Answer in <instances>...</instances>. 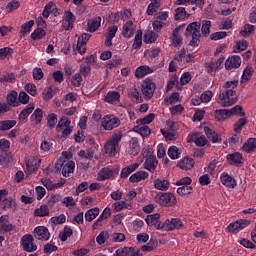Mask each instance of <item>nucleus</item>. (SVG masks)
Instances as JSON below:
<instances>
[{
  "instance_id": "nucleus-30",
  "label": "nucleus",
  "mask_w": 256,
  "mask_h": 256,
  "mask_svg": "<svg viewBox=\"0 0 256 256\" xmlns=\"http://www.w3.org/2000/svg\"><path fill=\"white\" fill-rule=\"evenodd\" d=\"M190 141H192L193 143H195V145H197V147H205V145H207V138L203 135V134H192L190 136Z\"/></svg>"
},
{
  "instance_id": "nucleus-24",
  "label": "nucleus",
  "mask_w": 256,
  "mask_h": 256,
  "mask_svg": "<svg viewBox=\"0 0 256 256\" xmlns=\"http://www.w3.org/2000/svg\"><path fill=\"white\" fill-rule=\"evenodd\" d=\"M115 173H117L115 169L104 167L98 173V180L106 181V179H111V177H115Z\"/></svg>"
},
{
  "instance_id": "nucleus-31",
  "label": "nucleus",
  "mask_w": 256,
  "mask_h": 256,
  "mask_svg": "<svg viewBox=\"0 0 256 256\" xmlns=\"http://www.w3.org/2000/svg\"><path fill=\"white\" fill-rule=\"evenodd\" d=\"M179 31H181V27H176L173 31H172V36L170 37V41L171 44L174 47H179V45H181V43H183V39L181 38V35L179 34Z\"/></svg>"
},
{
  "instance_id": "nucleus-19",
  "label": "nucleus",
  "mask_w": 256,
  "mask_h": 256,
  "mask_svg": "<svg viewBox=\"0 0 256 256\" xmlns=\"http://www.w3.org/2000/svg\"><path fill=\"white\" fill-rule=\"evenodd\" d=\"M155 72V67H150L147 65H142L136 68L135 70V77L137 79H143V77L147 75H151V73Z\"/></svg>"
},
{
  "instance_id": "nucleus-54",
  "label": "nucleus",
  "mask_w": 256,
  "mask_h": 256,
  "mask_svg": "<svg viewBox=\"0 0 256 256\" xmlns=\"http://www.w3.org/2000/svg\"><path fill=\"white\" fill-rule=\"evenodd\" d=\"M247 125V118H240L233 126L235 133L243 131V127Z\"/></svg>"
},
{
  "instance_id": "nucleus-42",
  "label": "nucleus",
  "mask_w": 256,
  "mask_h": 256,
  "mask_svg": "<svg viewBox=\"0 0 256 256\" xmlns=\"http://www.w3.org/2000/svg\"><path fill=\"white\" fill-rule=\"evenodd\" d=\"M19 7H21L19 0H11L5 6V11L6 13H13V11H17Z\"/></svg>"
},
{
  "instance_id": "nucleus-49",
  "label": "nucleus",
  "mask_w": 256,
  "mask_h": 256,
  "mask_svg": "<svg viewBox=\"0 0 256 256\" xmlns=\"http://www.w3.org/2000/svg\"><path fill=\"white\" fill-rule=\"evenodd\" d=\"M99 215V208L95 207L92 209H89L86 213H85V219L86 221H93V219H96L97 216Z\"/></svg>"
},
{
  "instance_id": "nucleus-51",
  "label": "nucleus",
  "mask_w": 256,
  "mask_h": 256,
  "mask_svg": "<svg viewBox=\"0 0 256 256\" xmlns=\"http://www.w3.org/2000/svg\"><path fill=\"white\" fill-rule=\"evenodd\" d=\"M31 120L35 121L36 125H39V123L43 121V110L40 108H37L31 115Z\"/></svg>"
},
{
  "instance_id": "nucleus-44",
  "label": "nucleus",
  "mask_w": 256,
  "mask_h": 256,
  "mask_svg": "<svg viewBox=\"0 0 256 256\" xmlns=\"http://www.w3.org/2000/svg\"><path fill=\"white\" fill-rule=\"evenodd\" d=\"M17 125V121L15 120H3L0 122V131H9V129H13Z\"/></svg>"
},
{
  "instance_id": "nucleus-62",
  "label": "nucleus",
  "mask_w": 256,
  "mask_h": 256,
  "mask_svg": "<svg viewBox=\"0 0 256 256\" xmlns=\"http://www.w3.org/2000/svg\"><path fill=\"white\" fill-rule=\"evenodd\" d=\"M30 99L31 97H29V94H27L25 91H21L18 95L19 104L21 103L22 105H27Z\"/></svg>"
},
{
  "instance_id": "nucleus-36",
  "label": "nucleus",
  "mask_w": 256,
  "mask_h": 256,
  "mask_svg": "<svg viewBox=\"0 0 256 256\" xmlns=\"http://www.w3.org/2000/svg\"><path fill=\"white\" fill-rule=\"evenodd\" d=\"M242 149L245 153H253V151H256V138H249L242 146Z\"/></svg>"
},
{
  "instance_id": "nucleus-40",
  "label": "nucleus",
  "mask_w": 256,
  "mask_h": 256,
  "mask_svg": "<svg viewBox=\"0 0 256 256\" xmlns=\"http://www.w3.org/2000/svg\"><path fill=\"white\" fill-rule=\"evenodd\" d=\"M130 154L131 155H139V151H141V147L139 146V140L137 138H132L130 140Z\"/></svg>"
},
{
  "instance_id": "nucleus-25",
  "label": "nucleus",
  "mask_w": 256,
  "mask_h": 256,
  "mask_svg": "<svg viewBox=\"0 0 256 256\" xmlns=\"http://www.w3.org/2000/svg\"><path fill=\"white\" fill-rule=\"evenodd\" d=\"M112 209H114L116 213H119V211H123V209L132 210L133 203H131L130 200L118 201L112 204Z\"/></svg>"
},
{
  "instance_id": "nucleus-33",
  "label": "nucleus",
  "mask_w": 256,
  "mask_h": 256,
  "mask_svg": "<svg viewBox=\"0 0 256 256\" xmlns=\"http://www.w3.org/2000/svg\"><path fill=\"white\" fill-rule=\"evenodd\" d=\"M7 103L10 107H19V94L13 90L7 94Z\"/></svg>"
},
{
  "instance_id": "nucleus-5",
  "label": "nucleus",
  "mask_w": 256,
  "mask_h": 256,
  "mask_svg": "<svg viewBox=\"0 0 256 256\" xmlns=\"http://www.w3.org/2000/svg\"><path fill=\"white\" fill-rule=\"evenodd\" d=\"M120 125L121 119L114 114H108L102 118L101 126L104 131H113V129H117Z\"/></svg>"
},
{
  "instance_id": "nucleus-63",
  "label": "nucleus",
  "mask_w": 256,
  "mask_h": 256,
  "mask_svg": "<svg viewBox=\"0 0 256 256\" xmlns=\"http://www.w3.org/2000/svg\"><path fill=\"white\" fill-rule=\"evenodd\" d=\"M175 20L179 21L181 19H185L187 17V11H185L184 7H179L175 10Z\"/></svg>"
},
{
  "instance_id": "nucleus-37",
  "label": "nucleus",
  "mask_w": 256,
  "mask_h": 256,
  "mask_svg": "<svg viewBox=\"0 0 256 256\" xmlns=\"http://www.w3.org/2000/svg\"><path fill=\"white\" fill-rule=\"evenodd\" d=\"M35 109V105L33 103L28 104L19 114V120L25 121L28 117V115H31L33 113V110Z\"/></svg>"
},
{
  "instance_id": "nucleus-58",
  "label": "nucleus",
  "mask_w": 256,
  "mask_h": 256,
  "mask_svg": "<svg viewBox=\"0 0 256 256\" xmlns=\"http://www.w3.org/2000/svg\"><path fill=\"white\" fill-rule=\"evenodd\" d=\"M65 221H67L65 214H60L59 216H54L50 219V222H52L53 225H63Z\"/></svg>"
},
{
  "instance_id": "nucleus-61",
  "label": "nucleus",
  "mask_w": 256,
  "mask_h": 256,
  "mask_svg": "<svg viewBox=\"0 0 256 256\" xmlns=\"http://www.w3.org/2000/svg\"><path fill=\"white\" fill-rule=\"evenodd\" d=\"M211 33V21L209 20H204L202 22V34L204 37H207Z\"/></svg>"
},
{
  "instance_id": "nucleus-48",
  "label": "nucleus",
  "mask_w": 256,
  "mask_h": 256,
  "mask_svg": "<svg viewBox=\"0 0 256 256\" xmlns=\"http://www.w3.org/2000/svg\"><path fill=\"white\" fill-rule=\"evenodd\" d=\"M55 9H56V6L54 2L47 3L42 12L44 19H49V15H51V12L55 11Z\"/></svg>"
},
{
  "instance_id": "nucleus-32",
  "label": "nucleus",
  "mask_w": 256,
  "mask_h": 256,
  "mask_svg": "<svg viewBox=\"0 0 256 256\" xmlns=\"http://www.w3.org/2000/svg\"><path fill=\"white\" fill-rule=\"evenodd\" d=\"M137 169H139V163H133L123 168L120 173L121 179H127L131 175V173L137 171Z\"/></svg>"
},
{
  "instance_id": "nucleus-52",
  "label": "nucleus",
  "mask_w": 256,
  "mask_h": 256,
  "mask_svg": "<svg viewBox=\"0 0 256 256\" xmlns=\"http://www.w3.org/2000/svg\"><path fill=\"white\" fill-rule=\"evenodd\" d=\"M47 127L49 129H55V125H57V114L51 113L46 118Z\"/></svg>"
},
{
  "instance_id": "nucleus-43",
  "label": "nucleus",
  "mask_w": 256,
  "mask_h": 256,
  "mask_svg": "<svg viewBox=\"0 0 256 256\" xmlns=\"http://www.w3.org/2000/svg\"><path fill=\"white\" fill-rule=\"evenodd\" d=\"M141 45H143V32L137 30L132 47L133 49H141Z\"/></svg>"
},
{
  "instance_id": "nucleus-59",
  "label": "nucleus",
  "mask_w": 256,
  "mask_h": 256,
  "mask_svg": "<svg viewBox=\"0 0 256 256\" xmlns=\"http://www.w3.org/2000/svg\"><path fill=\"white\" fill-rule=\"evenodd\" d=\"M33 25H35V21H33V20H30V21L24 23L21 26L22 35H26V33H31V29L33 28Z\"/></svg>"
},
{
  "instance_id": "nucleus-15",
  "label": "nucleus",
  "mask_w": 256,
  "mask_h": 256,
  "mask_svg": "<svg viewBox=\"0 0 256 256\" xmlns=\"http://www.w3.org/2000/svg\"><path fill=\"white\" fill-rule=\"evenodd\" d=\"M220 181L222 185L228 187V189H235L237 187V180L232 175H229L227 172H223L220 175Z\"/></svg>"
},
{
  "instance_id": "nucleus-28",
  "label": "nucleus",
  "mask_w": 256,
  "mask_h": 256,
  "mask_svg": "<svg viewBox=\"0 0 256 256\" xmlns=\"http://www.w3.org/2000/svg\"><path fill=\"white\" fill-rule=\"evenodd\" d=\"M117 31H119V27H117V25L108 27V32L106 34V41H105L106 47H111V45H113V39L115 35H117Z\"/></svg>"
},
{
  "instance_id": "nucleus-39",
  "label": "nucleus",
  "mask_w": 256,
  "mask_h": 256,
  "mask_svg": "<svg viewBox=\"0 0 256 256\" xmlns=\"http://www.w3.org/2000/svg\"><path fill=\"white\" fill-rule=\"evenodd\" d=\"M214 115L217 121H225V119H229V117H231V113L228 109L216 110Z\"/></svg>"
},
{
  "instance_id": "nucleus-45",
  "label": "nucleus",
  "mask_w": 256,
  "mask_h": 256,
  "mask_svg": "<svg viewBox=\"0 0 256 256\" xmlns=\"http://www.w3.org/2000/svg\"><path fill=\"white\" fill-rule=\"evenodd\" d=\"M49 215V207L45 204L41 205L34 211L35 217H48Z\"/></svg>"
},
{
  "instance_id": "nucleus-10",
  "label": "nucleus",
  "mask_w": 256,
  "mask_h": 256,
  "mask_svg": "<svg viewBox=\"0 0 256 256\" xmlns=\"http://www.w3.org/2000/svg\"><path fill=\"white\" fill-rule=\"evenodd\" d=\"M185 225L183 221L179 218H170L164 222L163 231H175V229H183Z\"/></svg>"
},
{
  "instance_id": "nucleus-11",
  "label": "nucleus",
  "mask_w": 256,
  "mask_h": 256,
  "mask_svg": "<svg viewBox=\"0 0 256 256\" xmlns=\"http://www.w3.org/2000/svg\"><path fill=\"white\" fill-rule=\"evenodd\" d=\"M21 241V245L27 253H33L37 249V245L33 243L34 239L31 234L24 235Z\"/></svg>"
},
{
  "instance_id": "nucleus-8",
  "label": "nucleus",
  "mask_w": 256,
  "mask_h": 256,
  "mask_svg": "<svg viewBox=\"0 0 256 256\" xmlns=\"http://www.w3.org/2000/svg\"><path fill=\"white\" fill-rule=\"evenodd\" d=\"M145 222L149 227H155L158 231H163L165 226V222L161 223V214L159 213L147 215Z\"/></svg>"
},
{
  "instance_id": "nucleus-22",
  "label": "nucleus",
  "mask_w": 256,
  "mask_h": 256,
  "mask_svg": "<svg viewBox=\"0 0 256 256\" xmlns=\"http://www.w3.org/2000/svg\"><path fill=\"white\" fill-rule=\"evenodd\" d=\"M15 229V226H13L11 223H9V216L4 215L0 217V233H9L10 231H13Z\"/></svg>"
},
{
  "instance_id": "nucleus-35",
  "label": "nucleus",
  "mask_w": 256,
  "mask_h": 256,
  "mask_svg": "<svg viewBox=\"0 0 256 256\" xmlns=\"http://www.w3.org/2000/svg\"><path fill=\"white\" fill-rule=\"evenodd\" d=\"M181 153H183L182 147L170 146L168 149V157L172 160L179 159L181 157Z\"/></svg>"
},
{
  "instance_id": "nucleus-6",
  "label": "nucleus",
  "mask_w": 256,
  "mask_h": 256,
  "mask_svg": "<svg viewBox=\"0 0 256 256\" xmlns=\"http://www.w3.org/2000/svg\"><path fill=\"white\" fill-rule=\"evenodd\" d=\"M57 133L61 134V137L67 139L73 133V127H71V120L67 117H62L57 126H56Z\"/></svg>"
},
{
  "instance_id": "nucleus-34",
  "label": "nucleus",
  "mask_w": 256,
  "mask_h": 256,
  "mask_svg": "<svg viewBox=\"0 0 256 256\" xmlns=\"http://www.w3.org/2000/svg\"><path fill=\"white\" fill-rule=\"evenodd\" d=\"M133 131H135V133H139L142 137H149V135H151V128L146 124H138V126L133 128Z\"/></svg>"
},
{
  "instance_id": "nucleus-26",
  "label": "nucleus",
  "mask_w": 256,
  "mask_h": 256,
  "mask_svg": "<svg viewBox=\"0 0 256 256\" xmlns=\"http://www.w3.org/2000/svg\"><path fill=\"white\" fill-rule=\"evenodd\" d=\"M149 178V173L143 170L137 171L129 177L130 183H141Z\"/></svg>"
},
{
  "instance_id": "nucleus-23",
  "label": "nucleus",
  "mask_w": 256,
  "mask_h": 256,
  "mask_svg": "<svg viewBox=\"0 0 256 256\" xmlns=\"http://www.w3.org/2000/svg\"><path fill=\"white\" fill-rule=\"evenodd\" d=\"M238 67H241V57L239 56L229 57L225 62V69H227V71L238 69Z\"/></svg>"
},
{
  "instance_id": "nucleus-38",
  "label": "nucleus",
  "mask_w": 256,
  "mask_h": 256,
  "mask_svg": "<svg viewBox=\"0 0 256 256\" xmlns=\"http://www.w3.org/2000/svg\"><path fill=\"white\" fill-rule=\"evenodd\" d=\"M193 165H195V161L193 158H184L182 161L178 163L180 169H184L185 171H189V169H193Z\"/></svg>"
},
{
  "instance_id": "nucleus-50",
  "label": "nucleus",
  "mask_w": 256,
  "mask_h": 256,
  "mask_svg": "<svg viewBox=\"0 0 256 256\" xmlns=\"http://www.w3.org/2000/svg\"><path fill=\"white\" fill-rule=\"evenodd\" d=\"M153 121H155V115L153 113H150L144 118L138 119L136 123L137 125H149L150 123H153Z\"/></svg>"
},
{
  "instance_id": "nucleus-2",
  "label": "nucleus",
  "mask_w": 256,
  "mask_h": 256,
  "mask_svg": "<svg viewBox=\"0 0 256 256\" xmlns=\"http://www.w3.org/2000/svg\"><path fill=\"white\" fill-rule=\"evenodd\" d=\"M121 139H123V132H115L104 145L105 155H108V157H115L117 154V147H119Z\"/></svg>"
},
{
  "instance_id": "nucleus-27",
  "label": "nucleus",
  "mask_w": 256,
  "mask_h": 256,
  "mask_svg": "<svg viewBox=\"0 0 256 256\" xmlns=\"http://www.w3.org/2000/svg\"><path fill=\"white\" fill-rule=\"evenodd\" d=\"M169 187H171V183L165 178H156L154 180V188H156L157 191H169Z\"/></svg>"
},
{
  "instance_id": "nucleus-16",
  "label": "nucleus",
  "mask_w": 256,
  "mask_h": 256,
  "mask_svg": "<svg viewBox=\"0 0 256 256\" xmlns=\"http://www.w3.org/2000/svg\"><path fill=\"white\" fill-rule=\"evenodd\" d=\"M75 19L76 17L70 10L64 12L62 27L65 29V31H71V29H73V23H75Z\"/></svg>"
},
{
  "instance_id": "nucleus-14",
  "label": "nucleus",
  "mask_w": 256,
  "mask_h": 256,
  "mask_svg": "<svg viewBox=\"0 0 256 256\" xmlns=\"http://www.w3.org/2000/svg\"><path fill=\"white\" fill-rule=\"evenodd\" d=\"M227 162L229 165L234 167H241L243 165V154L239 152H233L226 156Z\"/></svg>"
},
{
  "instance_id": "nucleus-55",
  "label": "nucleus",
  "mask_w": 256,
  "mask_h": 256,
  "mask_svg": "<svg viewBox=\"0 0 256 256\" xmlns=\"http://www.w3.org/2000/svg\"><path fill=\"white\" fill-rule=\"evenodd\" d=\"M157 37H159L157 33L148 31L144 35V43H155V41H157Z\"/></svg>"
},
{
  "instance_id": "nucleus-60",
  "label": "nucleus",
  "mask_w": 256,
  "mask_h": 256,
  "mask_svg": "<svg viewBox=\"0 0 256 256\" xmlns=\"http://www.w3.org/2000/svg\"><path fill=\"white\" fill-rule=\"evenodd\" d=\"M178 195H181L182 197L185 195H191L193 193V187L191 186H181L177 188Z\"/></svg>"
},
{
  "instance_id": "nucleus-3",
  "label": "nucleus",
  "mask_w": 256,
  "mask_h": 256,
  "mask_svg": "<svg viewBox=\"0 0 256 256\" xmlns=\"http://www.w3.org/2000/svg\"><path fill=\"white\" fill-rule=\"evenodd\" d=\"M186 37L191 38V47H198L199 43H201V23H190L186 28Z\"/></svg>"
},
{
  "instance_id": "nucleus-57",
  "label": "nucleus",
  "mask_w": 256,
  "mask_h": 256,
  "mask_svg": "<svg viewBox=\"0 0 256 256\" xmlns=\"http://www.w3.org/2000/svg\"><path fill=\"white\" fill-rule=\"evenodd\" d=\"M108 239H109V233L107 231H102L96 237V243H98V245H105Z\"/></svg>"
},
{
  "instance_id": "nucleus-29",
  "label": "nucleus",
  "mask_w": 256,
  "mask_h": 256,
  "mask_svg": "<svg viewBox=\"0 0 256 256\" xmlns=\"http://www.w3.org/2000/svg\"><path fill=\"white\" fill-rule=\"evenodd\" d=\"M99 27H101V17H95V18L88 20L87 31L89 33H95V31H97V29H99Z\"/></svg>"
},
{
  "instance_id": "nucleus-53",
  "label": "nucleus",
  "mask_w": 256,
  "mask_h": 256,
  "mask_svg": "<svg viewBox=\"0 0 256 256\" xmlns=\"http://www.w3.org/2000/svg\"><path fill=\"white\" fill-rule=\"evenodd\" d=\"M70 81L73 87H81V83H83V75H81V73H76L71 77Z\"/></svg>"
},
{
  "instance_id": "nucleus-20",
  "label": "nucleus",
  "mask_w": 256,
  "mask_h": 256,
  "mask_svg": "<svg viewBox=\"0 0 256 256\" xmlns=\"http://www.w3.org/2000/svg\"><path fill=\"white\" fill-rule=\"evenodd\" d=\"M41 163V159L37 157H30L26 161V171L31 175V173H35L37 169H39V165Z\"/></svg>"
},
{
  "instance_id": "nucleus-46",
  "label": "nucleus",
  "mask_w": 256,
  "mask_h": 256,
  "mask_svg": "<svg viewBox=\"0 0 256 256\" xmlns=\"http://www.w3.org/2000/svg\"><path fill=\"white\" fill-rule=\"evenodd\" d=\"M251 77H253V67L247 66L243 71L241 83H247V81H251Z\"/></svg>"
},
{
  "instance_id": "nucleus-18",
  "label": "nucleus",
  "mask_w": 256,
  "mask_h": 256,
  "mask_svg": "<svg viewBox=\"0 0 256 256\" xmlns=\"http://www.w3.org/2000/svg\"><path fill=\"white\" fill-rule=\"evenodd\" d=\"M157 165H159V161H157V157L155 155H150L145 159L144 169L149 171V173H155V169H157Z\"/></svg>"
},
{
  "instance_id": "nucleus-47",
  "label": "nucleus",
  "mask_w": 256,
  "mask_h": 256,
  "mask_svg": "<svg viewBox=\"0 0 256 256\" xmlns=\"http://www.w3.org/2000/svg\"><path fill=\"white\" fill-rule=\"evenodd\" d=\"M71 235H73V230L71 229V227L65 226L63 231L59 233V239L65 242L67 241V239H69V237H71Z\"/></svg>"
},
{
  "instance_id": "nucleus-12",
  "label": "nucleus",
  "mask_w": 256,
  "mask_h": 256,
  "mask_svg": "<svg viewBox=\"0 0 256 256\" xmlns=\"http://www.w3.org/2000/svg\"><path fill=\"white\" fill-rule=\"evenodd\" d=\"M34 237L38 239V241H49L51 238V233H49V229L45 226H37L34 229Z\"/></svg>"
},
{
  "instance_id": "nucleus-1",
  "label": "nucleus",
  "mask_w": 256,
  "mask_h": 256,
  "mask_svg": "<svg viewBox=\"0 0 256 256\" xmlns=\"http://www.w3.org/2000/svg\"><path fill=\"white\" fill-rule=\"evenodd\" d=\"M237 85H239V80H231L227 81L223 84L224 91L219 93L217 102L221 107H231V105H235L237 103V99L235 95L237 92L235 91Z\"/></svg>"
},
{
  "instance_id": "nucleus-17",
  "label": "nucleus",
  "mask_w": 256,
  "mask_h": 256,
  "mask_svg": "<svg viewBox=\"0 0 256 256\" xmlns=\"http://www.w3.org/2000/svg\"><path fill=\"white\" fill-rule=\"evenodd\" d=\"M116 256H143L141 250H135V247L125 246L116 250Z\"/></svg>"
},
{
  "instance_id": "nucleus-9",
  "label": "nucleus",
  "mask_w": 256,
  "mask_h": 256,
  "mask_svg": "<svg viewBox=\"0 0 256 256\" xmlns=\"http://www.w3.org/2000/svg\"><path fill=\"white\" fill-rule=\"evenodd\" d=\"M249 225H251V221L247 219H240L236 222L230 223L226 229L228 233H239V231H243V229H245V227H249Z\"/></svg>"
},
{
  "instance_id": "nucleus-56",
  "label": "nucleus",
  "mask_w": 256,
  "mask_h": 256,
  "mask_svg": "<svg viewBox=\"0 0 256 256\" xmlns=\"http://www.w3.org/2000/svg\"><path fill=\"white\" fill-rule=\"evenodd\" d=\"M47 35V32H45L44 29L38 28L34 30V32L31 34V37L34 41H39V39H43Z\"/></svg>"
},
{
  "instance_id": "nucleus-21",
  "label": "nucleus",
  "mask_w": 256,
  "mask_h": 256,
  "mask_svg": "<svg viewBox=\"0 0 256 256\" xmlns=\"http://www.w3.org/2000/svg\"><path fill=\"white\" fill-rule=\"evenodd\" d=\"M133 35H135V25L133 21L129 20L122 27V36L125 37V39H131Z\"/></svg>"
},
{
  "instance_id": "nucleus-41",
  "label": "nucleus",
  "mask_w": 256,
  "mask_h": 256,
  "mask_svg": "<svg viewBox=\"0 0 256 256\" xmlns=\"http://www.w3.org/2000/svg\"><path fill=\"white\" fill-rule=\"evenodd\" d=\"M121 98V95L117 91H110L105 96L106 103H117L119 99Z\"/></svg>"
},
{
  "instance_id": "nucleus-64",
  "label": "nucleus",
  "mask_w": 256,
  "mask_h": 256,
  "mask_svg": "<svg viewBox=\"0 0 256 256\" xmlns=\"http://www.w3.org/2000/svg\"><path fill=\"white\" fill-rule=\"evenodd\" d=\"M79 157H81V159H86L88 161H91V159H93L94 157V153L91 150H81L78 153Z\"/></svg>"
},
{
  "instance_id": "nucleus-4",
  "label": "nucleus",
  "mask_w": 256,
  "mask_h": 256,
  "mask_svg": "<svg viewBox=\"0 0 256 256\" xmlns=\"http://www.w3.org/2000/svg\"><path fill=\"white\" fill-rule=\"evenodd\" d=\"M155 201L162 207H173L177 203V198L171 192H160L155 196Z\"/></svg>"
},
{
  "instance_id": "nucleus-13",
  "label": "nucleus",
  "mask_w": 256,
  "mask_h": 256,
  "mask_svg": "<svg viewBox=\"0 0 256 256\" xmlns=\"http://www.w3.org/2000/svg\"><path fill=\"white\" fill-rule=\"evenodd\" d=\"M142 93L147 99H151L155 93V83L150 79H145L142 83Z\"/></svg>"
},
{
  "instance_id": "nucleus-7",
  "label": "nucleus",
  "mask_w": 256,
  "mask_h": 256,
  "mask_svg": "<svg viewBox=\"0 0 256 256\" xmlns=\"http://www.w3.org/2000/svg\"><path fill=\"white\" fill-rule=\"evenodd\" d=\"M69 152H62V158L59 159V165H62V175L64 177H69L70 173L75 171V162L73 161H63V159H69Z\"/></svg>"
}]
</instances>
